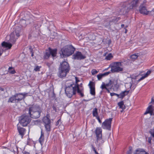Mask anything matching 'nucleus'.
<instances>
[{
  "instance_id": "obj_1",
  "label": "nucleus",
  "mask_w": 154,
  "mask_h": 154,
  "mask_svg": "<svg viewBox=\"0 0 154 154\" xmlns=\"http://www.w3.org/2000/svg\"><path fill=\"white\" fill-rule=\"evenodd\" d=\"M83 91L84 88L82 86L79 87L78 84L74 85L72 83L70 84L69 86L66 85L65 93L69 98H71L73 95L75 94L76 92L81 97H83L84 96Z\"/></svg>"
},
{
  "instance_id": "obj_2",
  "label": "nucleus",
  "mask_w": 154,
  "mask_h": 154,
  "mask_svg": "<svg viewBox=\"0 0 154 154\" xmlns=\"http://www.w3.org/2000/svg\"><path fill=\"white\" fill-rule=\"evenodd\" d=\"M139 3L135 0H133L130 3L128 2H121L119 4V14L123 15L128 13L130 10L138 6Z\"/></svg>"
},
{
  "instance_id": "obj_3",
  "label": "nucleus",
  "mask_w": 154,
  "mask_h": 154,
  "mask_svg": "<svg viewBox=\"0 0 154 154\" xmlns=\"http://www.w3.org/2000/svg\"><path fill=\"white\" fill-rule=\"evenodd\" d=\"M42 112V109L40 106L38 105H33L29 107L28 114L31 118L37 119L40 117Z\"/></svg>"
},
{
  "instance_id": "obj_4",
  "label": "nucleus",
  "mask_w": 154,
  "mask_h": 154,
  "mask_svg": "<svg viewBox=\"0 0 154 154\" xmlns=\"http://www.w3.org/2000/svg\"><path fill=\"white\" fill-rule=\"evenodd\" d=\"M75 48L71 45H68L61 49L60 54L62 58L72 55L75 51Z\"/></svg>"
},
{
  "instance_id": "obj_5",
  "label": "nucleus",
  "mask_w": 154,
  "mask_h": 154,
  "mask_svg": "<svg viewBox=\"0 0 154 154\" xmlns=\"http://www.w3.org/2000/svg\"><path fill=\"white\" fill-rule=\"evenodd\" d=\"M122 66V62H114L110 66L111 68V71L112 72H119L123 71V69L121 67Z\"/></svg>"
},
{
  "instance_id": "obj_6",
  "label": "nucleus",
  "mask_w": 154,
  "mask_h": 154,
  "mask_svg": "<svg viewBox=\"0 0 154 154\" xmlns=\"http://www.w3.org/2000/svg\"><path fill=\"white\" fill-rule=\"evenodd\" d=\"M31 121L30 117L26 115H23L21 116L20 121V124L23 126H26Z\"/></svg>"
},
{
  "instance_id": "obj_7",
  "label": "nucleus",
  "mask_w": 154,
  "mask_h": 154,
  "mask_svg": "<svg viewBox=\"0 0 154 154\" xmlns=\"http://www.w3.org/2000/svg\"><path fill=\"white\" fill-rule=\"evenodd\" d=\"M57 51V50L56 49H52L50 48H49L48 50L46 51L44 56V58L45 59H48L51 55L53 58L54 57L56 56Z\"/></svg>"
},
{
  "instance_id": "obj_8",
  "label": "nucleus",
  "mask_w": 154,
  "mask_h": 154,
  "mask_svg": "<svg viewBox=\"0 0 154 154\" xmlns=\"http://www.w3.org/2000/svg\"><path fill=\"white\" fill-rule=\"evenodd\" d=\"M44 126L47 132L50 131L51 129V121L47 116L43 117L42 119Z\"/></svg>"
},
{
  "instance_id": "obj_9",
  "label": "nucleus",
  "mask_w": 154,
  "mask_h": 154,
  "mask_svg": "<svg viewBox=\"0 0 154 154\" xmlns=\"http://www.w3.org/2000/svg\"><path fill=\"white\" fill-rule=\"evenodd\" d=\"M112 119L110 118L105 120L102 124V127L103 129H107L109 130H110L111 128V124Z\"/></svg>"
},
{
  "instance_id": "obj_10",
  "label": "nucleus",
  "mask_w": 154,
  "mask_h": 154,
  "mask_svg": "<svg viewBox=\"0 0 154 154\" xmlns=\"http://www.w3.org/2000/svg\"><path fill=\"white\" fill-rule=\"evenodd\" d=\"M85 55L83 54L79 51H76L72 56V59L74 60H82L86 58Z\"/></svg>"
},
{
  "instance_id": "obj_11",
  "label": "nucleus",
  "mask_w": 154,
  "mask_h": 154,
  "mask_svg": "<svg viewBox=\"0 0 154 154\" xmlns=\"http://www.w3.org/2000/svg\"><path fill=\"white\" fill-rule=\"evenodd\" d=\"M59 69L69 71L70 69L68 63L66 61L63 62L60 64Z\"/></svg>"
},
{
  "instance_id": "obj_12",
  "label": "nucleus",
  "mask_w": 154,
  "mask_h": 154,
  "mask_svg": "<svg viewBox=\"0 0 154 154\" xmlns=\"http://www.w3.org/2000/svg\"><path fill=\"white\" fill-rule=\"evenodd\" d=\"M26 93H18L15 94V97L17 102L21 100L22 99H24L25 98V96L26 95Z\"/></svg>"
},
{
  "instance_id": "obj_13",
  "label": "nucleus",
  "mask_w": 154,
  "mask_h": 154,
  "mask_svg": "<svg viewBox=\"0 0 154 154\" xmlns=\"http://www.w3.org/2000/svg\"><path fill=\"white\" fill-rule=\"evenodd\" d=\"M41 26V23L38 21H36L34 22L33 26V30L39 32L40 30V27Z\"/></svg>"
},
{
  "instance_id": "obj_14",
  "label": "nucleus",
  "mask_w": 154,
  "mask_h": 154,
  "mask_svg": "<svg viewBox=\"0 0 154 154\" xmlns=\"http://www.w3.org/2000/svg\"><path fill=\"white\" fill-rule=\"evenodd\" d=\"M90 88V93L91 95L93 96H95V87L92 82H90L89 84Z\"/></svg>"
},
{
  "instance_id": "obj_15",
  "label": "nucleus",
  "mask_w": 154,
  "mask_h": 154,
  "mask_svg": "<svg viewBox=\"0 0 154 154\" xmlns=\"http://www.w3.org/2000/svg\"><path fill=\"white\" fill-rule=\"evenodd\" d=\"M139 11L140 13L143 14L147 15L148 11L146 7L141 5L139 7Z\"/></svg>"
},
{
  "instance_id": "obj_16",
  "label": "nucleus",
  "mask_w": 154,
  "mask_h": 154,
  "mask_svg": "<svg viewBox=\"0 0 154 154\" xmlns=\"http://www.w3.org/2000/svg\"><path fill=\"white\" fill-rule=\"evenodd\" d=\"M97 138L102 136V129L100 127H97L95 131Z\"/></svg>"
},
{
  "instance_id": "obj_17",
  "label": "nucleus",
  "mask_w": 154,
  "mask_h": 154,
  "mask_svg": "<svg viewBox=\"0 0 154 154\" xmlns=\"http://www.w3.org/2000/svg\"><path fill=\"white\" fill-rule=\"evenodd\" d=\"M2 45L3 48H5V50H7L11 48L12 46V44L11 43L3 42L2 43Z\"/></svg>"
},
{
  "instance_id": "obj_18",
  "label": "nucleus",
  "mask_w": 154,
  "mask_h": 154,
  "mask_svg": "<svg viewBox=\"0 0 154 154\" xmlns=\"http://www.w3.org/2000/svg\"><path fill=\"white\" fill-rule=\"evenodd\" d=\"M69 71L59 69V76L60 78H63L66 76V74Z\"/></svg>"
},
{
  "instance_id": "obj_19",
  "label": "nucleus",
  "mask_w": 154,
  "mask_h": 154,
  "mask_svg": "<svg viewBox=\"0 0 154 154\" xmlns=\"http://www.w3.org/2000/svg\"><path fill=\"white\" fill-rule=\"evenodd\" d=\"M17 129L19 134L23 138L25 133L26 130L23 128L18 126L17 127Z\"/></svg>"
},
{
  "instance_id": "obj_20",
  "label": "nucleus",
  "mask_w": 154,
  "mask_h": 154,
  "mask_svg": "<svg viewBox=\"0 0 154 154\" xmlns=\"http://www.w3.org/2000/svg\"><path fill=\"white\" fill-rule=\"evenodd\" d=\"M153 111V107L152 105L149 106L146 109L144 114L146 115L148 113H150L151 115H152Z\"/></svg>"
},
{
  "instance_id": "obj_21",
  "label": "nucleus",
  "mask_w": 154,
  "mask_h": 154,
  "mask_svg": "<svg viewBox=\"0 0 154 154\" xmlns=\"http://www.w3.org/2000/svg\"><path fill=\"white\" fill-rule=\"evenodd\" d=\"M129 92V90L125 91L122 92L119 94V98L122 99L125 96L127 95Z\"/></svg>"
},
{
  "instance_id": "obj_22",
  "label": "nucleus",
  "mask_w": 154,
  "mask_h": 154,
  "mask_svg": "<svg viewBox=\"0 0 154 154\" xmlns=\"http://www.w3.org/2000/svg\"><path fill=\"white\" fill-rule=\"evenodd\" d=\"M21 27L17 26L16 27L14 32L16 34V36L17 37H19L20 36V32L21 31Z\"/></svg>"
},
{
  "instance_id": "obj_23",
  "label": "nucleus",
  "mask_w": 154,
  "mask_h": 154,
  "mask_svg": "<svg viewBox=\"0 0 154 154\" xmlns=\"http://www.w3.org/2000/svg\"><path fill=\"white\" fill-rule=\"evenodd\" d=\"M135 154H149L146 152L143 149H138L136 150Z\"/></svg>"
},
{
  "instance_id": "obj_24",
  "label": "nucleus",
  "mask_w": 154,
  "mask_h": 154,
  "mask_svg": "<svg viewBox=\"0 0 154 154\" xmlns=\"http://www.w3.org/2000/svg\"><path fill=\"white\" fill-rule=\"evenodd\" d=\"M119 86L117 80L114 79L112 80V88L114 86L116 89H118Z\"/></svg>"
},
{
  "instance_id": "obj_25",
  "label": "nucleus",
  "mask_w": 154,
  "mask_h": 154,
  "mask_svg": "<svg viewBox=\"0 0 154 154\" xmlns=\"http://www.w3.org/2000/svg\"><path fill=\"white\" fill-rule=\"evenodd\" d=\"M10 37V38L9 39L10 41L13 43H14L16 41V38H15L14 32L13 33H11V34Z\"/></svg>"
},
{
  "instance_id": "obj_26",
  "label": "nucleus",
  "mask_w": 154,
  "mask_h": 154,
  "mask_svg": "<svg viewBox=\"0 0 154 154\" xmlns=\"http://www.w3.org/2000/svg\"><path fill=\"white\" fill-rule=\"evenodd\" d=\"M8 102V103L11 102V103H15L17 102L16 97H15V95L12 96L11 97L9 98V99Z\"/></svg>"
},
{
  "instance_id": "obj_27",
  "label": "nucleus",
  "mask_w": 154,
  "mask_h": 154,
  "mask_svg": "<svg viewBox=\"0 0 154 154\" xmlns=\"http://www.w3.org/2000/svg\"><path fill=\"white\" fill-rule=\"evenodd\" d=\"M92 114L94 117H96L98 116L97 108H95L93 109L92 111Z\"/></svg>"
},
{
  "instance_id": "obj_28",
  "label": "nucleus",
  "mask_w": 154,
  "mask_h": 154,
  "mask_svg": "<svg viewBox=\"0 0 154 154\" xmlns=\"http://www.w3.org/2000/svg\"><path fill=\"white\" fill-rule=\"evenodd\" d=\"M8 72L11 74H14L16 73V71L14 68L10 67L8 68Z\"/></svg>"
},
{
  "instance_id": "obj_29",
  "label": "nucleus",
  "mask_w": 154,
  "mask_h": 154,
  "mask_svg": "<svg viewBox=\"0 0 154 154\" xmlns=\"http://www.w3.org/2000/svg\"><path fill=\"white\" fill-rule=\"evenodd\" d=\"M97 141L100 145L102 144L104 142V140L102 139V136L97 138Z\"/></svg>"
},
{
  "instance_id": "obj_30",
  "label": "nucleus",
  "mask_w": 154,
  "mask_h": 154,
  "mask_svg": "<svg viewBox=\"0 0 154 154\" xmlns=\"http://www.w3.org/2000/svg\"><path fill=\"white\" fill-rule=\"evenodd\" d=\"M150 73H151V71H148L146 72V74L144 75V76H142L141 77L140 79H139V80H138V81H140L143 79L145 78L146 77H147V76H148L149 74H150Z\"/></svg>"
},
{
  "instance_id": "obj_31",
  "label": "nucleus",
  "mask_w": 154,
  "mask_h": 154,
  "mask_svg": "<svg viewBox=\"0 0 154 154\" xmlns=\"http://www.w3.org/2000/svg\"><path fill=\"white\" fill-rule=\"evenodd\" d=\"M118 105L119 106L120 108L122 109H125V106L124 105L123 101H121L118 103Z\"/></svg>"
},
{
  "instance_id": "obj_32",
  "label": "nucleus",
  "mask_w": 154,
  "mask_h": 154,
  "mask_svg": "<svg viewBox=\"0 0 154 154\" xmlns=\"http://www.w3.org/2000/svg\"><path fill=\"white\" fill-rule=\"evenodd\" d=\"M20 24L21 27H25L26 26V21L25 20H22L20 21Z\"/></svg>"
},
{
  "instance_id": "obj_33",
  "label": "nucleus",
  "mask_w": 154,
  "mask_h": 154,
  "mask_svg": "<svg viewBox=\"0 0 154 154\" xmlns=\"http://www.w3.org/2000/svg\"><path fill=\"white\" fill-rule=\"evenodd\" d=\"M44 133L43 132L42 130L41 131V136L39 138V141L40 143L43 142L44 140Z\"/></svg>"
},
{
  "instance_id": "obj_34",
  "label": "nucleus",
  "mask_w": 154,
  "mask_h": 154,
  "mask_svg": "<svg viewBox=\"0 0 154 154\" xmlns=\"http://www.w3.org/2000/svg\"><path fill=\"white\" fill-rule=\"evenodd\" d=\"M133 85L131 83H126L125 84V86L128 89L129 88L131 89Z\"/></svg>"
},
{
  "instance_id": "obj_35",
  "label": "nucleus",
  "mask_w": 154,
  "mask_h": 154,
  "mask_svg": "<svg viewBox=\"0 0 154 154\" xmlns=\"http://www.w3.org/2000/svg\"><path fill=\"white\" fill-rule=\"evenodd\" d=\"M102 85H104L106 87H109L110 86H112V80H110L109 83L106 84H105L104 82H103Z\"/></svg>"
},
{
  "instance_id": "obj_36",
  "label": "nucleus",
  "mask_w": 154,
  "mask_h": 154,
  "mask_svg": "<svg viewBox=\"0 0 154 154\" xmlns=\"http://www.w3.org/2000/svg\"><path fill=\"white\" fill-rule=\"evenodd\" d=\"M53 62H47L45 63L46 65L48 67V68L50 69L52 67Z\"/></svg>"
},
{
  "instance_id": "obj_37",
  "label": "nucleus",
  "mask_w": 154,
  "mask_h": 154,
  "mask_svg": "<svg viewBox=\"0 0 154 154\" xmlns=\"http://www.w3.org/2000/svg\"><path fill=\"white\" fill-rule=\"evenodd\" d=\"M138 56L137 54H132L131 56V58L133 59H136Z\"/></svg>"
},
{
  "instance_id": "obj_38",
  "label": "nucleus",
  "mask_w": 154,
  "mask_h": 154,
  "mask_svg": "<svg viewBox=\"0 0 154 154\" xmlns=\"http://www.w3.org/2000/svg\"><path fill=\"white\" fill-rule=\"evenodd\" d=\"M112 57V56L111 54H109L106 57L105 59L107 60H110Z\"/></svg>"
},
{
  "instance_id": "obj_39",
  "label": "nucleus",
  "mask_w": 154,
  "mask_h": 154,
  "mask_svg": "<svg viewBox=\"0 0 154 154\" xmlns=\"http://www.w3.org/2000/svg\"><path fill=\"white\" fill-rule=\"evenodd\" d=\"M147 13V15L149 14L150 15L154 16V9L151 11H148V12Z\"/></svg>"
},
{
  "instance_id": "obj_40",
  "label": "nucleus",
  "mask_w": 154,
  "mask_h": 154,
  "mask_svg": "<svg viewBox=\"0 0 154 154\" xmlns=\"http://www.w3.org/2000/svg\"><path fill=\"white\" fill-rule=\"evenodd\" d=\"M101 88L102 89H105L106 91H107L108 93H110V91L104 85H101Z\"/></svg>"
},
{
  "instance_id": "obj_41",
  "label": "nucleus",
  "mask_w": 154,
  "mask_h": 154,
  "mask_svg": "<svg viewBox=\"0 0 154 154\" xmlns=\"http://www.w3.org/2000/svg\"><path fill=\"white\" fill-rule=\"evenodd\" d=\"M91 72L92 75H94L97 73H98V71H97L96 69H93L92 70Z\"/></svg>"
},
{
  "instance_id": "obj_42",
  "label": "nucleus",
  "mask_w": 154,
  "mask_h": 154,
  "mask_svg": "<svg viewBox=\"0 0 154 154\" xmlns=\"http://www.w3.org/2000/svg\"><path fill=\"white\" fill-rule=\"evenodd\" d=\"M149 133L153 137H154V128L153 129L150 130Z\"/></svg>"
},
{
  "instance_id": "obj_43",
  "label": "nucleus",
  "mask_w": 154,
  "mask_h": 154,
  "mask_svg": "<svg viewBox=\"0 0 154 154\" xmlns=\"http://www.w3.org/2000/svg\"><path fill=\"white\" fill-rule=\"evenodd\" d=\"M110 95L111 96H113L114 95H116V96L118 98H119V94H116L114 93H110Z\"/></svg>"
},
{
  "instance_id": "obj_44",
  "label": "nucleus",
  "mask_w": 154,
  "mask_h": 154,
  "mask_svg": "<svg viewBox=\"0 0 154 154\" xmlns=\"http://www.w3.org/2000/svg\"><path fill=\"white\" fill-rule=\"evenodd\" d=\"M91 146H92V149L93 150L95 154H99V153L97 152V151L96 150V149H95V148L94 147V146L93 145H92Z\"/></svg>"
},
{
  "instance_id": "obj_45",
  "label": "nucleus",
  "mask_w": 154,
  "mask_h": 154,
  "mask_svg": "<svg viewBox=\"0 0 154 154\" xmlns=\"http://www.w3.org/2000/svg\"><path fill=\"white\" fill-rule=\"evenodd\" d=\"M107 21H108V23L107 24L106 26H108L110 25V23L111 22H112V21L111 20H110L109 18L107 19Z\"/></svg>"
},
{
  "instance_id": "obj_46",
  "label": "nucleus",
  "mask_w": 154,
  "mask_h": 154,
  "mask_svg": "<svg viewBox=\"0 0 154 154\" xmlns=\"http://www.w3.org/2000/svg\"><path fill=\"white\" fill-rule=\"evenodd\" d=\"M97 78L98 80H100L102 78V76L100 74L98 75H97Z\"/></svg>"
},
{
  "instance_id": "obj_47",
  "label": "nucleus",
  "mask_w": 154,
  "mask_h": 154,
  "mask_svg": "<svg viewBox=\"0 0 154 154\" xmlns=\"http://www.w3.org/2000/svg\"><path fill=\"white\" fill-rule=\"evenodd\" d=\"M132 154V149L130 148L129 150L127 151V154Z\"/></svg>"
},
{
  "instance_id": "obj_48",
  "label": "nucleus",
  "mask_w": 154,
  "mask_h": 154,
  "mask_svg": "<svg viewBox=\"0 0 154 154\" xmlns=\"http://www.w3.org/2000/svg\"><path fill=\"white\" fill-rule=\"evenodd\" d=\"M61 121V120L60 119H59L56 122V125L57 126L59 124V123Z\"/></svg>"
},
{
  "instance_id": "obj_49",
  "label": "nucleus",
  "mask_w": 154,
  "mask_h": 154,
  "mask_svg": "<svg viewBox=\"0 0 154 154\" xmlns=\"http://www.w3.org/2000/svg\"><path fill=\"white\" fill-rule=\"evenodd\" d=\"M96 118L98 120L99 122L100 123H102V122H101V121L100 120V117H99V116H97V117H96Z\"/></svg>"
},
{
  "instance_id": "obj_50",
  "label": "nucleus",
  "mask_w": 154,
  "mask_h": 154,
  "mask_svg": "<svg viewBox=\"0 0 154 154\" xmlns=\"http://www.w3.org/2000/svg\"><path fill=\"white\" fill-rule=\"evenodd\" d=\"M52 109H53L55 111V112L57 111V109L56 108V106H54V105H53L52 106Z\"/></svg>"
},
{
  "instance_id": "obj_51",
  "label": "nucleus",
  "mask_w": 154,
  "mask_h": 154,
  "mask_svg": "<svg viewBox=\"0 0 154 154\" xmlns=\"http://www.w3.org/2000/svg\"><path fill=\"white\" fill-rule=\"evenodd\" d=\"M39 66H37L34 69V70L35 71H37L39 70Z\"/></svg>"
},
{
  "instance_id": "obj_52",
  "label": "nucleus",
  "mask_w": 154,
  "mask_h": 154,
  "mask_svg": "<svg viewBox=\"0 0 154 154\" xmlns=\"http://www.w3.org/2000/svg\"><path fill=\"white\" fill-rule=\"evenodd\" d=\"M152 138L151 137H149L148 139V141L149 143L150 144L151 143Z\"/></svg>"
},
{
  "instance_id": "obj_53",
  "label": "nucleus",
  "mask_w": 154,
  "mask_h": 154,
  "mask_svg": "<svg viewBox=\"0 0 154 154\" xmlns=\"http://www.w3.org/2000/svg\"><path fill=\"white\" fill-rule=\"evenodd\" d=\"M132 84L133 85H132L131 89H132L133 90H134L135 88L136 87V85H134L133 84Z\"/></svg>"
},
{
  "instance_id": "obj_54",
  "label": "nucleus",
  "mask_w": 154,
  "mask_h": 154,
  "mask_svg": "<svg viewBox=\"0 0 154 154\" xmlns=\"http://www.w3.org/2000/svg\"><path fill=\"white\" fill-rule=\"evenodd\" d=\"M110 73V72H106L105 73H104L105 75L106 76L108 75L109 73Z\"/></svg>"
},
{
  "instance_id": "obj_55",
  "label": "nucleus",
  "mask_w": 154,
  "mask_h": 154,
  "mask_svg": "<svg viewBox=\"0 0 154 154\" xmlns=\"http://www.w3.org/2000/svg\"><path fill=\"white\" fill-rule=\"evenodd\" d=\"M75 81L76 83H77L78 82H79V81L77 77H75ZM77 84H76V85Z\"/></svg>"
},
{
  "instance_id": "obj_56",
  "label": "nucleus",
  "mask_w": 154,
  "mask_h": 154,
  "mask_svg": "<svg viewBox=\"0 0 154 154\" xmlns=\"http://www.w3.org/2000/svg\"><path fill=\"white\" fill-rule=\"evenodd\" d=\"M4 50L3 49H2V51L0 50V56L2 55Z\"/></svg>"
},
{
  "instance_id": "obj_57",
  "label": "nucleus",
  "mask_w": 154,
  "mask_h": 154,
  "mask_svg": "<svg viewBox=\"0 0 154 154\" xmlns=\"http://www.w3.org/2000/svg\"><path fill=\"white\" fill-rule=\"evenodd\" d=\"M24 154H29V153L25 151L24 153Z\"/></svg>"
},
{
  "instance_id": "obj_58",
  "label": "nucleus",
  "mask_w": 154,
  "mask_h": 154,
  "mask_svg": "<svg viewBox=\"0 0 154 154\" xmlns=\"http://www.w3.org/2000/svg\"><path fill=\"white\" fill-rule=\"evenodd\" d=\"M100 74L101 75V76H102V77H104V76H105V75L104 74V73H103V74Z\"/></svg>"
},
{
  "instance_id": "obj_59",
  "label": "nucleus",
  "mask_w": 154,
  "mask_h": 154,
  "mask_svg": "<svg viewBox=\"0 0 154 154\" xmlns=\"http://www.w3.org/2000/svg\"><path fill=\"white\" fill-rule=\"evenodd\" d=\"M125 26V25L124 24H122L121 25V27L122 28H123Z\"/></svg>"
},
{
  "instance_id": "obj_60",
  "label": "nucleus",
  "mask_w": 154,
  "mask_h": 154,
  "mask_svg": "<svg viewBox=\"0 0 154 154\" xmlns=\"http://www.w3.org/2000/svg\"><path fill=\"white\" fill-rule=\"evenodd\" d=\"M127 31H128L127 30V29H125V33H126L127 32Z\"/></svg>"
},
{
  "instance_id": "obj_61",
  "label": "nucleus",
  "mask_w": 154,
  "mask_h": 154,
  "mask_svg": "<svg viewBox=\"0 0 154 154\" xmlns=\"http://www.w3.org/2000/svg\"><path fill=\"white\" fill-rule=\"evenodd\" d=\"M33 55H34V54H33V52H32V53L31 56H32V57H33Z\"/></svg>"
},
{
  "instance_id": "obj_62",
  "label": "nucleus",
  "mask_w": 154,
  "mask_h": 154,
  "mask_svg": "<svg viewBox=\"0 0 154 154\" xmlns=\"http://www.w3.org/2000/svg\"><path fill=\"white\" fill-rule=\"evenodd\" d=\"M0 90H2V91H3V89L2 88H0Z\"/></svg>"
},
{
  "instance_id": "obj_63",
  "label": "nucleus",
  "mask_w": 154,
  "mask_h": 154,
  "mask_svg": "<svg viewBox=\"0 0 154 154\" xmlns=\"http://www.w3.org/2000/svg\"><path fill=\"white\" fill-rule=\"evenodd\" d=\"M81 86H82L83 88V87L82 86V84L80 86H79V87H80Z\"/></svg>"
},
{
  "instance_id": "obj_64",
  "label": "nucleus",
  "mask_w": 154,
  "mask_h": 154,
  "mask_svg": "<svg viewBox=\"0 0 154 154\" xmlns=\"http://www.w3.org/2000/svg\"><path fill=\"white\" fill-rule=\"evenodd\" d=\"M127 27H128L127 26H125V28H126Z\"/></svg>"
}]
</instances>
